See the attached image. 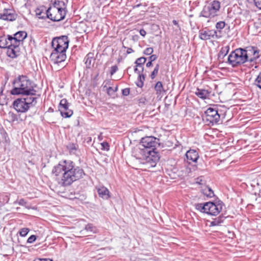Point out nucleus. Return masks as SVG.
<instances>
[{"instance_id":"f257e3e1","label":"nucleus","mask_w":261,"mask_h":261,"mask_svg":"<svg viewBox=\"0 0 261 261\" xmlns=\"http://www.w3.org/2000/svg\"><path fill=\"white\" fill-rule=\"evenodd\" d=\"M51 173L57 178L61 176L59 184L63 187L69 186L86 175L84 170L79 166H76L75 163L70 160L60 161L55 166Z\"/></svg>"},{"instance_id":"f03ea898","label":"nucleus","mask_w":261,"mask_h":261,"mask_svg":"<svg viewBox=\"0 0 261 261\" xmlns=\"http://www.w3.org/2000/svg\"><path fill=\"white\" fill-rule=\"evenodd\" d=\"M259 57V50L255 47L245 49L239 48L231 51L227 58V62L233 67H236L247 62H253Z\"/></svg>"},{"instance_id":"7ed1b4c3","label":"nucleus","mask_w":261,"mask_h":261,"mask_svg":"<svg viewBox=\"0 0 261 261\" xmlns=\"http://www.w3.org/2000/svg\"><path fill=\"white\" fill-rule=\"evenodd\" d=\"M69 40L66 36L54 38L51 42L53 48L50 56V60L54 64H59L66 59V50L68 48Z\"/></svg>"},{"instance_id":"20e7f679","label":"nucleus","mask_w":261,"mask_h":261,"mask_svg":"<svg viewBox=\"0 0 261 261\" xmlns=\"http://www.w3.org/2000/svg\"><path fill=\"white\" fill-rule=\"evenodd\" d=\"M152 155L150 151H147L142 145L134 147L132 150V155L139 160L140 164L146 165L149 167H154L160 160L158 152H153Z\"/></svg>"},{"instance_id":"39448f33","label":"nucleus","mask_w":261,"mask_h":261,"mask_svg":"<svg viewBox=\"0 0 261 261\" xmlns=\"http://www.w3.org/2000/svg\"><path fill=\"white\" fill-rule=\"evenodd\" d=\"M11 91L12 95H35L37 91L34 88L32 81L27 75H21L15 78Z\"/></svg>"},{"instance_id":"423d86ee","label":"nucleus","mask_w":261,"mask_h":261,"mask_svg":"<svg viewBox=\"0 0 261 261\" xmlns=\"http://www.w3.org/2000/svg\"><path fill=\"white\" fill-rule=\"evenodd\" d=\"M159 139L152 136L146 137L142 138L139 145H142L145 149H147V151H150L152 155H153V152H156V147L160 145L159 143Z\"/></svg>"},{"instance_id":"0eeeda50","label":"nucleus","mask_w":261,"mask_h":261,"mask_svg":"<svg viewBox=\"0 0 261 261\" xmlns=\"http://www.w3.org/2000/svg\"><path fill=\"white\" fill-rule=\"evenodd\" d=\"M47 18L53 21H59L64 19L66 12V11L57 9L55 7H50L45 10V14Z\"/></svg>"},{"instance_id":"6e6552de","label":"nucleus","mask_w":261,"mask_h":261,"mask_svg":"<svg viewBox=\"0 0 261 261\" xmlns=\"http://www.w3.org/2000/svg\"><path fill=\"white\" fill-rule=\"evenodd\" d=\"M69 103L68 102L66 99L63 98L61 100L59 103V110L62 117L69 118L72 115L73 111L69 109Z\"/></svg>"},{"instance_id":"1a4fd4ad","label":"nucleus","mask_w":261,"mask_h":261,"mask_svg":"<svg viewBox=\"0 0 261 261\" xmlns=\"http://www.w3.org/2000/svg\"><path fill=\"white\" fill-rule=\"evenodd\" d=\"M224 109L221 106L213 105V123L215 122L216 124H219L222 123V118H224L225 111L222 110Z\"/></svg>"},{"instance_id":"9d476101","label":"nucleus","mask_w":261,"mask_h":261,"mask_svg":"<svg viewBox=\"0 0 261 261\" xmlns=\"http://www.w3.org/2000/svg\"><path fill=\"white\" fill-rule=\"evenodd\" d=\"M25 99L22 98H17L13 102L14 109L18 112L25 113L30 108L29 104L27 103Z\"/></svg>"},{"instance_id":"9b49d317","label":"nucleus","mask_w":261,"mask_h":261,"mask_svg":"<svg viewBox=\"0 0 261 261\" xmlns=\"http://www.w3.org/2000/svg\"><path fill=\"white\" fill-rule=\"evenodd\" d=\"M213 216L219 214L225 206V204L217 196L213 193Z\"/></svg>"},{"instance_id":"f8f14e48","label":"nucleus","mask_w":261,"mask_h":261,"mask_svg":"<svg viewBox=\"0 0 261 261\" xmlns=\"http://www.w3.org/2000/svg\"><path fill=\"white\" fill-rule=\"evenodd\" d=\"M212 207V202L209 201L203 203H197L195 204L196 210L202 213L207 214L209 215H212V212L211 209Z\"/></svg>"},{"instance_id":"ddd939ff","label":"nucleus","mask_w":261,"mask_h":261,"mask_svg":"<svg viewBox=\"0 0 261 261\" xmlns=\"http://www.w3.org/2000/svg\"><path fill=\"white\" fill-rule=\"evenodd\" d=\"M17 17V14L10 9H5L3 13L0 14V19L4 20L12 21L16 20Z\"/></svg>"},{"instance_id":"4468645a","label":"nucleus","mask_w":261,"mask_h":261,"mask_svg":"<svg viewBox=\"0 0 261 261\" xmlns=\"http://www.w3.org/2000/svg\"><path fill=\"white\" fill-rule=\"evenodd\" d=\"M212 113V108L210 107L205 112L204 114L202 116L203 121L205 123V128L210 129V124L212 123V115L211 114Z\"/></svg>"},{"instance_id":"2eb2a0df","label":"nucleus","mask_w":261,"mask_h":261,"mask_svg":"<svg viewBox=\"0 0 261 261\" xmlns=\"http://www.w3.org/2000/svg\"><path fill=\"white\" fill-rule=\"evenodd\" d=\"M186 156L189 164L191 162L196 163L199 159L198 153L195 149H190L187 151Z\"/></svg>"},{"instance_id":"dca6fc26","label":"nucleus","mask_w":261,"mask_h":261,"mask_svg":"<svg viewBox=\"0 0 261 261\" xmlns=\"http://www.w3.org/2000/svg\"><path fill=\"white\" fill-rule=\"evenodd\" d=\"M25 95L27 96V97L23 98L25 99L26 103L29 104V108L34 107L36 105L37 102V99L40 97V94H37L36 92H35V95L29 94Z\"/></svg>"},{"instance_id":"f3484780","label":"nucleus","mask_w":261,"mask_h":261,"mask_svg":"<svg viewBox=\"0 0 261 261\" xmlns=\"http://www.w3.org/2000/svg\"><path fill=\"white\" fill-rule=\"evenodd\" d=\"M212 14V2L208 3L205 5L200 13V16L207 18H211Z\"/></svg>"},{"instance_id":"a211bd4d","label":"nucleus","mask_w":261,"mask_h":261,"mask_svg":"<svg viewBox=\"0 0 261 261\" xmlns=\"http://www.w3.org/2000/svg\"><path fill=\"white\" fill-rule=\"evenodd\" d=\"M19 47H8L7 55L9 57L14 59L19 55Z\"/></svg>"},{"instance_id":"6ab92c4d","label":"nucleus","mask_w":261,"mask_h":261,"mask_svg":"<svg viewBox=\"0 0 261 261\" xmlns=\"http://www.w3.org/2000/svg\"><path fill=\"white\" fill-rule=\"evenodd\" d=\"M97 190L99 197L104 199H108L110 198V192L107 188L103 186L97 188Z\"/></svg>"},{"instance_id":"aec40b11","label":"nucleus","mask_w":261,"mask_h":261,"mask_svg":"<svg viewBox=\"0 0 261 261\" xmlns=\"http://www.w3.org/2000/svg\"><path fill=\"white\" fill-rule=\"evenodd\" d=\"M93 56V54L89 53L85 57V64L87 68H90L94 64L95 59Z\"/></svg>"},{"instance_id":"412c9836","label":"nucleus","mask_w":261,"mask_h":261,"mask_svg":"<svg viewBox=\"0 0 261 261\" xmlns=\"http://www.w3.org/2000/svg\"><path fill=\"white\" fill-rule=\"evenodd\" d=\"M229 50V46L227 45L222 47L218 54V60L220 62H223V58L228 54Z\"/></svg>"},{"instance_id":"4be33fe9","label":"nucleus","mask_w":261,"mask_h":261,"mask_svg":"<svg viewBox=\"0 0 261 261\" xmlns=\"http://www.w3.org/2000/svg\"><path fill=\"white\" fill-rule=\"evenodd\" d=\"M211 92L208 90H206L204 89H197L196 91L195 92V94L200 98L202 99H206L209 98V96H210Z\"/></svg>"},{"instance_id":"5701e85b","label":"nucleus","mask_w":261,"mask_h":261,"mask_svg":"<svg viewBox=\"0 0 261 261\" xmlns=\"http://www.w3.org/2000/svg\"><path fill=\"white\" fill-rule=\"evenodd\" d=\"M212 33L208 29H203L200 31L199 37L202 40H210Z\"/></svg>"},{"instance_id":"b1692460","label":"nucleus","mask_w":261,"mask_h":261,"mask_svg":"<svg viewBox=\"0 0 261 261\" xmlns=\"http://www.w3.org/2000/svg\"><path fill=\"white\" fill-rule=\"evenodd\" d=\"M154 90L158 96H162L165 92L162 83L158 81L154 86Z\"/></svg>"},{"instance_id":"393cba45","label":"nucleus","mask_w":261,"mask_h":261,"mask_svg":"<svg viewBox=\"0 0 261 261\" xmlns=\"http://www.w3.org/2000/svg\"><path fill=\"white\" fill-rule=\"evenodd\" d=\"M9 39V47H18L20 45V42L14 37L8 35Z\"/></svg>"},{"instance_id":"a878e982","label":"nucleus","mask_w":261,"mask_h":261,"mask_svg":"<svg viewBox=\"0 0 261 261\" xmlns=\"http://www.w3.org/2000/svg\"><path fill=\"white\" fill-rule=\"evenodd\" d=\"M225 25V22L223 21L218 22L216 24V28L217 31H215L214 33L217 38L221 37V31Z\"/></svg>"},{"instance_id":"bb28decb","label":"nucleus","mask_w":261,"mask_h":261,"mask_svg":"<svg viewBox=\"0 0 261 261\" xmlns=\"http://www.w3.org/2000/svg\"><path fill=\"white\" fill-rule=\"evenodd\" d=\"M8 35L0 36V48H5L9 47Z\"/></svg>"},{"instance_id":"cd10ccee","label":"nucleus","mask_w":261,"mask_h":261,"mask_svg":"<svg viewBox=\"0 0 261 261\" xmlns=\"http://www.w3.org/2000/svg\"><path fill=\"white\" fill-rule=\"evenodd\" d=\"M45 7L44 6L40 7L36 9V15L39 19H45L47 18L46 15L44 14Z\"/></svg>"},{"instance_id":"c85d7f7f","label":"nucleus","mask_w":261,"mask_h":261,"mask_svg":"<svg viewBox=\"0 0 261 261\" xmlns=\"http://www.w3.org/2000/svg\"><path fill=\"white\" fill-rule=\"evenodd\" d=\"M14 36L21 42L27 38V33L25 31H18L14 35Z\"/></svg>"},{"instance_id":"c756f323","label":"nucleus","mask_w":261,"mask_h":261,"mask_svg":"<svg viewBox=\"0 0 261 261\" xmlns=\"http://www.w3.org/2000/svg\"><path fill=\"white\" fill-rule=\"evenodd\" d=\"M51 7H55L56 9H60V10L65 11L66 6L64 2L55 0L53 6Z\"/></svg>"},{"instance_id":"7c9ffc66","label":"nucleus","mask_w":261,"mask_h":261,"mask_svg":"<svg viewBox=\"0 0 261 261\" xmlns=\"http://www.w3.org/2000/svg\"><path fill=\"white\" fill-rule=\"evenodd\" d=\"M146 61V58L145 57H140L138 58L135 63L136 64V67L142 68V71L144 70L143 65Z\"/></svg>"},{"instance_id":"2f4dec72","label":"nucleus","mask_w":261,"mask_h":261,"mask_svg":"<svg viewBox=\"0 0 261 261\" xmlns=\"http://www.w3.org/2000/svg\"><path fill=\"white\" fill-rule=\"evenodd\" d=\"M225 218L226 217L223 215H221L216 218H213V226L216 225H220L221 224L224 222Z\"/></svg>"},{"instance_id":"473e14b6","label":"nucleus","mask_w":261,"mask_h":261,"mask_svg":"<svg viewBox=\"0 0 261 261\" xmlns=\"http://www.w3.org/2000/svg\"><path fill=\"white\" fill-rule=\"evenodd\" d=\"M67 148L71 153H75L78 149V145L75 143H70L67 145Z\"/></svg>"},{"instance_id":"72a5a7b5","label":"nucleus","mask_w":261,"mask_h":261,"mask_svg":"<svg viewBox=\"0 0 261 261\" xmlns=\"http://www.w3.org/2000/svg\"><path fill=\"white\" fill-rule=\"evenodd\" d=\"M85 229L90 232L96 233L97 231V228L92 224L89 223L86 225Z\"/></svg>"},{"instance_id":"f704fd0d","label":"nucleus","mask_w":261,"mask_h":261,"mask_svg":"<svg viewBox=\"0 0 261 261\" xmlns=\"http://www.w3.org/2000/svg\"><path fill=\"white\" fill-rule=\"evenodd\" d=\"M159 68H160V65L159 64H157L155 65L153 71L151 72V73L150 74V77L152 80H153L155 77V76L157 75L158 72H159Z\"/></svg>"},{"instance_id":"c9c22d12","label":"nucleus","mask_w":261,"mask_h":261,"mask_svg":"<svg viewBox=\"0 0 261 261\" xmlns=\"http://www.w3.org/2000/svg\"><path fill=\"white\" fill-rule=\"evenodd\" d=\"M254 85L261 89V72L259 73L255 80Z\"/></svg>"},{"instance_id":"e433bc0d","label":"nucleus","mask_w":261,"mask_h":261,"mask_svg":"<svg viewBox=\"0 0 261 261\" xmlns=\"http://www.w3.org/2000/svg\"><path fill=\"white\" fill-rule=\"evenodd\" d=\"M8 116L9 119V121L11 122H14V121L17 120V115L13 112H10L8 113Z\"/></svg>"},{"instance_id":"4c0bfd02","label":"nucleus","mask_w":261,"mask_h":261,"mask_svg":"<svg viewBox=\"0 0 261 261\" xmlns=\"http://www.w3.org/2000/svg\"><path fill=\"white\" fill-rule=\"evenodd\" d=\"M139 82L137 84L139 87H142L143 86V81L145 80V75L143 74H139Z\"/></svg>"},{"instance_id":"58836bf2","label":"nucleus","mask_w":261,"mask_h":261,"mask_svg":"<svg viewBox=\"0 0 261 261\" xmlns=\"http://www.w3.org/2000/svg\"><path fill=\"white\" fill-rule=\"evenodd\" d=\"M30 229L28 228H22L19 230V234L21 237L26 236L29 233Z\"/></svg>"},{"instance_id":"ea45409f","label":"nucleus","mask_w":261,"mask_h":261,"mask_svg":"<svg viewBox=\"0 0 261 261\" xmlns=\"http://www.w3.org/2000/svg\"><path fill=\"white\" fill-rule=\"evenodd\" d=\"M250 3H253L255 6L261 10V0H247Z\"/></svg>"},{"instance_id":"a19ab883","label":"nucleus","mask_w":261,"mask_h":261,"mask_svg":"<svg viewBox=\"0 0 261 261\" xmlns=\"http://www.w3.org/2000/svg\"><path fill=\"white\" fill-rule=\"evenodd\" d=\"M220 8V3L218 1H213V10L217 11Z\"/></svg>"},{"instance_id":"79ce46f5","label":"nucleus","mask_w":261,"mask_h":261,"mask_svg":"<svg viewBox=\"0 0 261 261\" xmlns=\"http://www.w3.org/2000/svg\"><path fill=\"white\" fill-rule=\"evenodd\" d=\"M153 51V48L147 47L143 51V54L145 55H151Z\"/></svg>"},{"instance_id":"37998d69","label":"nucleus","mask_w":261,"mask_h":261,"mask_svg":"<svg viewBox=\"0 0 261 261\" xmlns=\"http://www.w3.org/2000/svg\"><path fill=\"white\" fill-rule=\"evenodd\" d=\"M14 203H18L19 205L21 206H26L27 202L25 201V200L23 198H21L19 200H16L14 202Z\"/></svg>"},{"instance_id":"c03bdc74","label":"nucleus","mask_w":261,"mask_h":261,"mask_svg":"<svg viewBox=\"0 0 261 261\" xmlns=\"http://www.w3.org/2000/svg\"><path fill=\"white\" fill-rule=\"evenodd\" d=\"M36 236L35 235L31 236L27 240L28 243H32L35 241L36 240Z\"/></svg>"},{"instance_id":"a18cd8bd","label":"nucleus","mask_w":261,"mask_h":261,"mask_svg":"<svg viewBox=\"0 0 261 261\" xmlns=\"http://www.w3.org/2000/svg\"><path fill=\"white\" fill-rule=\"evenodd\" d=\"M118 68L117 65L112 66L111 67L110 74L111 75H113L117 70Z\"/></svg>"},{"instance_id":"49530a36","label":"nucleus","mask_w":261,"mask_h":261,"mask_svg":"<svg viewBox=\"0 0 261 261\" xmlns=\"http://www.w3.org/2000/svg\"><path fill=\"white\" fill-rule=\"evenodd\" d=\"M215 150L216 151L221 152V148L219 146V145L213 143V153Z\"/></svg>"},{"instance_id":"de8ad7c7","label":"nucleus","mask_w":261,"mask_h":261,"mask_svg":"<svg viewBox=\"0 0 261 261\" xmlns=\"http://www.w3.org/2000/svg\"><path fill=\"white\" fill-rule=\"evenodd\" d=\"M101 146L102 147V149L109 150V143L107 142H103L101 143Z\"/></svg>"},{"instance_id":"09e8293b","label":"nucleus","mask_w":261,"mask_h":261,"mask_svg":"<svg viewBox=\"0 0 261 261\" xmlns=\"http://www.w3.org/2000/svg\"><path fill=\"white\" fill-rule=\"evenodd\" d=\"M130 92V89L128 88H126L122 89V94L123 96H127L129 95Z\"/></svg>"},{"instance_id":"8fccbe9b","label":"nucleus","mask_w":261,"mask_h":261,"mask_svg":"<svg viewBox=\"0 0 261 261\" xmlns=\"http://www.w3.org/2000/svg\"><path fill=\"white\" fill-rule=\"evenodd\" d=\"M107 93L109 95H112L114 93V88L112 87H109L107 88Z\"/></svg>"},{"instance_id":"3c124183","label":"nucleus","mask_w":261,"mask_h":261,"mask_svg":"<svg viewBox=\"0 0 261 261\" xmlns=\"http://www.w3.org/2000/svg\"><path fill=\"white\" fill-rule=\"evenodd\" d=\"M215 92L217 94H219L222 92L221 89H219L218 86L217 85L215 84V89H214Z\"/></svg>"},{"instance_id":"603ef678","label":"nucleus","mask_w":261,"mask_h":261,"mask_svg":"<svg viewBox=\"0 0 261 261\" xmlns=\"http://www.w3.org/2000/svg\"><path fill=\"white\" fill-rule=\"evenodd\" d=\"M157 58H158V56L156 55H151L149 57V61H150L151 62H153V61H155V60H156Z\"/></svg>"},{"instance_id":"864d4df0","label":"nucleus","mask_w":261,"mask_h":261,"mask_svg":"<svg viewBox=\"0 0 261 261\" xmlns=\"http://www.w3.org/2000/svg\"><path fill=\"white\" fill-rule=\"evenodd\" d=\"M139 103L145 104L146 102V99L144 97H141L138 100Z\"/></svg>"},{"instance_id":"5fc2aeb1","label":"nucleus","mask_w":261,"mask_h":261,"mask_svg":"<svg viewBox=\"0 0 261 261\" xmlns=\"http://www.w3.org/2000/svg\"><path fill=\"white\" fill-rule=\"evenodd\" d=\"M34 261H53V259L49 258H36Z\"/></svg>"},{"instance_id":"6e6d98bb","label":"nucleus","mask_w":261,"mask_h":261,"mask_svg":"<svg viewBox=\"0 0 261 261\" xmlns=\"http://www.w3.org/2000/svg\"><path fill=\"white\" fill-rule=\"evenodd\" d=\"M139 33L143 37H144L146 34V31L143 29L140 30Z\"/></svg>"},{"instance_id":"4d7b16f0","label":"nucleus","mask_w":261,"mask_h":261,"mask_svg":"<svg viewBox=\"0 0 261 261\" xmlns=\"http://www.w3.org/2000/svg\"><path fill=\"white\" fill-rule=\"evenodd\" d=\"M134 71L135 72L138 73V74H141V72H142L143 71H142V69L141 70H140L138 68V67H135V69H134Z\"/></svg>"},{"instance_id":"13d9d810","label":"nucleus","mask_w":261,"mask_h":261,"mask_svg":"<svg viewBox=\"0 0 261 261\" xmlns=\"http://www.w3.org/2000/svg\"><path fill=\"white\" fill-rule=\"evenodd\" d=\"M134 52V50L132 48H127L126 53L127 54H129L132 53Z\"/></svg>"},{"instance_id":"bf43d9fd","label":"nucleus","mask_w":261,"mask_h":261,"mask_svg":"<svg viewBox=\"0 0 261 261\" xmlns=\"http://www.w3.org/2000/svg\"><path fill=\"white\" fill-rule=\"evenodd\" d=\"M152 62H151L150 61H149L147 63H146V67H150V66H151L152 65Z\"/></svg>"},{"instance_id":"052dcab7","label":"nucleus","mask_w":261,"mask_h":261,"mask_svg":"<svg viewBox=\"0 0 261 261\" xmlns=\"http://www.w3.org/2000/svg\"><path fill=\"white\" fill-rule=\"evenodd\" d=\"M172 23H173L174 25H176L178 28H179V24H178V22H177L176 20H173L172 21Z\"/></svg>"},{"instance_id":"680f3d73","label":"nucleus","mask_w":261,"mask_h":261,"mask_svg":"<svg viewBox=\"0 0 261 261\" xmlns=\"http://www.w3.org/2000/svg\"><path fill=\"white\" fill-rule=\"evenodd\" d=\"M98 139L99 141H101L102 140V133H100V134L98 136Z\"/></svg>"},{"instance_id":"e2e57ef3","label":"nucleus","mask_w":261,"mask_h":261,"mask_svg":"<svg viewBox=\"0 0 261 261\" xmlns=\"http://www.w3.org/2000/svg\"><path fill=\"white\" fill-rule=\"evenodd\" d=\"M141 5V4H138L136 6H134V8H138V7H139Z\"/></svg>"},{"instance_id":"0e129e2a","label":"nucleus","mask_w":261,"mask_h":261,"mask_svg":"<svg viewBox=\"0 0 261 261\" xmlns=\"http://www.w3.org/2000/svg\"><path fill=\"white\" fill-rule=\"evenodd\" d=\"M114 92H115L116 91H117V90H118V87H117V86H116V87H115V88H114Z\"/></svg>"},{"instance_id":"69168bd1","label":"nucleus","mask_w":261,"mask_h":261,"mask_svg":"<svg viewBox=\"0 0 261 261\" xmlns=\"http://www.w3.org/2000/svg\"><path fill=\"white\" fill-rule=\"evenodd\" d=\"M209 136V135H208L207 133H206V134H205V135H204V138H205V139H206V136Z\"/></svg>"},{"instance_id":"338daca9","label":"nucleus","mask_w":261,"mask_h":261,"mask_svg":"<svg viewBox=\"0 0 261 261\" xmlns=\"http://www.w3.org/2000/svg\"><path fill=\"white\" fill-rule=\"evenodd\" d=\"M210 226L212 225V222H210Z\"/></svg>"},{"instance_id":"774afa93","label":"nucleus","mask_w":261,"mask_h":261,"mask_svg":"<svg viewBox=\"0 0 261 261\" xmlns=\"http://www.w3.org/2000/svg\"><path fill=\"white\" fill-rule=\"evenodd\" d=\"M6 198H7V200H8V199H9V198L8 197V196H6Z\"/></svg>"}]
</instances>
